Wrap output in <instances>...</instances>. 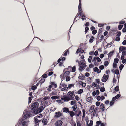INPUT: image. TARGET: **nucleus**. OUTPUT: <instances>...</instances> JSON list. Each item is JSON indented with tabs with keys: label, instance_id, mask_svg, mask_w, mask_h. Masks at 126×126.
<instances>
[{
	"label": "nucleus",
	"instance_id": "nucleus-22",
	"mask_svg": "<svg viewBox=\"0 0 126 126\" xmlns=\"http://www.w3.org/2000/svg\"><path fill=\"white\" fill-rule=\"evenodd\" d=\"M91 39H90L89 41V42L91 43H92L94 41V39H95V38L93 36H91Z\"/></svg>",
	"mask_w": 126,
	"mask_h": 126
},
{
	"label": "nucleus",
	"instance_id": "nucleus-1",
	"mask_svg": "<svg viewBox=\"0 0 126 126\" xmlns=\"http://www.w3.org/2000/svg\"><path fill=\"white\" fill-rule=\"evenodd\" d=\"M25 120L20 118L18 122L19 125H21L22 126H28L29 121L28 120L25 121Z\"/></svg>",
	"mask_w": 126,
	"mask_h": 126
},
{
	"label": "nucleus",
	"instance_id": "nucleus-35",
	"mask_svg": "<svg viewBox=\"0 0 126 126\" xmlns=\"http://www.w3.org/2000/svg\"><path fill=\"white\" fill-rule=\"evenodd\" d=\"M92 98L93 99V98H92L91 96H90L88 97V98H87V99H86L87 101L88 102H90L92 100Z\"/></svg>",
	"mask_w": 126,
	"mask_h": 126
},
{
	"label": "nucleus",
	"instance_id": "nucleus-2",
	"mask_svg": "<svg viewBox=\"0 0 126 126\" xmlns=\"http://www.w3.org/2000/svg\"><path fill=\"white\" fill-rule=\"evenodd\" d=\"M27 112L25 111H24V113L23 114L22 116L20 118L22 119V120L24 119L26 120L27 118H28L32 116V114L31 113H28Z\"/></svg>",
	"mask_w": 126,
	"mask_h": 126
},
{
	"label": "nucleus",
	"instance_id": "nucleus-39",
	"mask_svg": "<svg viewBox=\"0 0 126 126\" xmlns=\"http://www.w3.org/2000/svg\"><path fill=\"white\" fill-rule=\"evenodd\" d=\"M97 30H95L93 31H92V33L93 35H95V34L97 33Z\"/></svg>",
	"mask_w": 126,
	"mask_h": 126
},
{
	"label": "nucleus",
	"instance_id": "nucleus-47",
	"mask_svg": "<svg viewBox=\"0 0 126 126\" xmlns=\"http://www.w3.org/2000/svg\"><path fill=\"white\" fill-rule=\"evenodd\" d=\"M115 103V102H113V101H110V106L111 107Z\"/></svg>",
	"mask_w": 126,
	"mask_h": 126
},
{
	"label": "nucleus",
	"instance_id": "nucleus-33",
	"mask_svg": "<svg viewBox=\"0 0 126 126\" xmlns=\"http://www.w3.org/2000/svg\"><path fill=\"white\" fill-rule=\"evenodd\" d=\"M105 88L103 86L101 87L100 89V91L101 92H104L105 91Z\"/></svg>",
	"mask_w": 126,
	"mask_h": 126
},
{
	"label": "nucleus",
	"instance_id": "nucleus-18",
	"mask_svg": "<svg viewBox=\"0 0 126 126\" xmlns=\"http://www.w3.org/2000/svg\"><path fill=\"white\" fill-rule=\"evenodd\" d=\"M47 73H46V72L42 75L41 77V78H43V79H45L46 78L48 77V76L47 75Z\"/></svg>",
	"mask_w": 126,
	"mask_h": 126
},
{
	"label": "nucleus",
	"instance_id": "nucleus-27",
	"mask_svg": "<svg viewBox=\"0 0 126 126\" xmlns=\"http://www.w3.org/2000/svg\"><path fill=\"white\" fill-rule=\"evenodd\" d=\"M84 63L82 61H81V60L79 62H78L79 66V68H80L82 65L84 64Z\"/></svg>",
	"mask_w": 126,
	"mask_h": 126
},
{
	"label": "nucleus",
	"instance_id": "nucleus-42",
	"mask_svg": "<svg viewBox=\"0 0 126 126\" xmlns=\"http://www.w3.org/2000/svg\"><path fill=\"white\" fill-rule=\"evenodd\" d=\"M121 95L119 94H117L114 97L116 99H118L119 97H120Z\"/></svg>",
	"mask_w": 126,
	"mask_h": 126
},
{
	"label": "nucleus",
	"instance_id": "nucleus-3",
	"mask_svg": "<svg viewBox=\"0 0 126 126\" xmlns=\"http://www.w3.org/2000/svg\"><path fill=\"white\" fill-rule=\"evenodd\" d=\"M61 99L62 100H63L64 102H67L70 100H74L73 99H71L70 98L69 96L66 95H63V96L61 95Z\"/></svg>",
	"mask_w": 126,
	"mask_h": 126
},
{
	"label": "nucleus",
	"instance_id": "nucleus-8",
	"mask_svg": "<svg viewBox=\"0 0 126 126\" xmlns=\"http://www.w3.org/2000/svg\"><path fill=\"white\" fill-rule=\"evenodd\" d=\"M119 53H120L122 51H126V47L123 46H120L119 48Z\"/></svg>",
	"mask_w": 126,
	"mask_h": 126
},
{
	"label": "nucleus",
	"instance_id": "nucleus-12",
	"mask_svg": "<svg viewBox=\"0 0 126 126\" xmlns=\"http://www.w3.org/2000/svg\"><path fill=\"white\" fill-rule=\"evenodd\" d=\"M34 121L35 124H37L39 122H40L41 120H38L37 117H35L34 118Z\"/></svg>",
	"mask_w": 126,
	"mask_h": 126
},
{
	"label": "nucleus",
	"instance_id": "nucleus-23",
	"mask_svg": "<svg viewBox=\"0 0 126 126\" xmlns=\"http://www.w3.org/2000/svg\"><path fill=\"white\" fill-rule=\"evenodd\" d=\"M119 59L117 58H115L114 60L113 63H114L117 64L118 62Z\"/></svg>",
	"mask_w": 126,
	"mask_h": 126
},
{
	"label": "nucleus",
	"instance_id": "nucleus-29",
	"mask_svg": "<svg viewBox=\"0 0 126 126\" xmlns=\"http://www.w3.org/2000/svg\"><path fill=\"white\" fill-rule=\"evenodd\" d=\"M45 81V79H41L39 81V82L41 84H41L43 83H44Z\"/></svg>",
	"mask_w": 126,
	"mask_h": 126
},
{
	"label": "nucleus",
	"instance_id": "nucleus-59",
	"mask_svg": "<svg viewBox=\"0 0 126 126\" xmlns=\"http://www.w3.org/2000/svg\"><path fill=\"white\" fill-rule=\"evenodd\" d=\"M117 64L113 63V68L114 69H115L117 68Z\"/></svg>",
	"mask_w": 126,
	"mask_h": 126
},
{
	"label": "nucleus",
	"instance_id": "nucleus-53",
	"mask_svg": "<svg viewBox=\"0 0 126 126\" xmlns=\"http://www.w3.org/2000/svg\"><path fill=\"white\" fill-rule=\"evenodd\" d=\"M47 73L48 74L47 75L48 76L52 75L53 74V72H48Z\"/></svg>",
	"mask_w": 126,
	"mask_h": 126
},
{
	"label": "nucleus",
	"instance_id": "nucleus-32",
	"mask_svg": "<svg viewBox=\"0 0 126 126\" xmlns=\"http://www.w3.org/2000/svg\"><path fill=\"white\" fill-rule=\"evenodd\" d=\"M76 66L75 65H74L72 68V70L71 71V72H74L76 71Z\"/></svg>",
	"mask_w": 126,
	"mask_h": 126
},
{
	"label": "nucleus",
	"instance_id": "nucleus-19",
	"mask_svg": "<svg viewBox=\"0 0 126 126\" xmlns=\"http://www.w3.org/2000/svg\"><path fill=\"white\" fill-rule=\"evenodd\" d=\"M38 108V107H36V106H34V105L33 104H32V105L31 106V109L32 110H33L35 109H36Z\"/></svg>",
	"mask_w": 126,
	"mask_h": 126
},
{
	"label": "nucleus",
	"instance_id": "nucleus-49",
	"mask_svg": "<svg viewBox=\"0 0 126 126\" xmlns=\"http://www.w3.org/2000/svg\"><path fill=\"white\" fill-rule=\"evenodd\" d=\"M32 104H33L34 105V106H36V107H38L39 106V104L38 102H34Z\"/></svg>",
	"mask_w": 126,
	"mask_h": 126
},
{
	"label": "nucleus",
	"instance_id": "nucleus-52",
	"mask_svg": "<svg viewBox=\"0 0 126 126\" xmlns=\"http://www.w3.org/2000/svg\"><path fill=\"white\" fill-rule=\"evenodd\" d=\"M119 70L118 69H116L115 70V74L116 75H118L119 74Z\"/></svg>",
	"mask_w": 126,
	"mask_h": 126
},
{
	"label": "nucleus",
	"instance_id": "nucleus-64",
	"mask_svg": "<svg viewBox=\"0 0 126 126\" xmlns=\"http://www.w3.org/2000/svg\"><path fill=\"white\" fill-rule=\"evenodd\" d=\"M122 44L123 45H126V40H124L122 42Z\"/></svg>",
	"mask_w": 126,
	"mask_h": 126
},
{
	"label": "nucleus",
	"instance_id": "nucleus-31",
	"mask_svg": "<svg viewBox=\"0 0 126 126\" xmlns=\"http://www.w3.org/2000/svg\"><path fill=\"white\" fill-rule=\"evenodd\" d=\"M114 41H115L114 38L113 39V40L111 42H110V43H108L107 45H106L105 46V47H108L109 45H111L112 44H113L114 43Z\"/></svg>",
	"mask_w": 126,
	"mask_h": 126
},
{
	"label": "nucleus",
	"instance_id": "nucleus-62",
	"mask_svg": "<svg viewBox=\"0 0 126 126\" xmlns=\"http://www.w3.org/2000/svg\"><path fill=\"white\" fill-rule=\"evenodd\" d=\"M75 99L77 101H78L80 99L78 95H76L75 96Z\"/></svg>",
	"mask_w": 126,
	"mask_h": 126
},
{
	"label": "nucleus",
	"instance_id": "nucleus-16",
	"mask_svg": "<svg viewBox=\"0 0 126 126\" xmlns=\"http://www.w3.org/2000/svg\"><path fill=\"white\" fill-rule=\"evenodd\" d=\"M114 52V51L113 50H112V51H110L107 54L108 56V57L109 58L111 57V56L113 55Z\"/></svg>",
	"mask_w": 126,
	"mask_h": 126
},
{
	"label": "nucleus",
	"instance_id": "nucleus-44",
	"mask_svg": "<svg viewBox=\"0 0 126 126\" xmlns=\"http://www.w3.org/2000/svg\"><path fill=\"white\" fill-rule=\"evenodd\" d=\"M70 71H65L64 73H65V74L66 75V76H67L69 75H70L69 74H70Z\"/></svg>",
	"mask_w": 126,
	"mask_h": 126
},
{
	"label": "nucleus",
	"instance_id": "nucleus-30",
	"mask_svg": "<svg viewBox=\"0 0 126 126\" xmlns=\"http://www.w3.org/2000/svg\"><path fill=\"white\" fill-rule=\"evenodd\" d=\"M51 98L54 100H55L57 99H60V98H59V97L56 95L52 96L51 97Z\"/></svg>",
	"mask_w": 126,
	"mask_h": 126
},
{
	"label": "nucleus",
	"instance_id": "nucleus-21",
	"mask_svg": "<svg viewBox=\"0 0 126 126\" xmlns=\"http://www.w3.org/2000/svg\"><path fill=\"white\" fill-rule=\"evenodd\" d=\"M117 84V85L115 86L114 88V91H115L116 92H117L118 91H119V87L118 84Z\"/></svg>",
	"mask_w": 126,
	"mask_h": 126
},
{
	"label": "nucleus",
	"instance_id": "nucleus-40",
	"mask_svg": "<svg viewBox=\"0 0 126 126\" xmlns=\"http://www.w3.org/2000/svg\"><path fill=\"white\" fill-rule=\"evenodd\" d=\"M62 86L63 87H65L67 89H68V88L67 87V85L65 83H63L62 85Z\"/></svg>",
	"mask_w": 126,
	"mask_h": 126
},
{
	"label": "nucleus",
	"instance_id": "nucleus-57",
	"mask_svg": "<svg viewBox=\"0 0 126 126\" xmlns=\"http://www.w3.org/2000/svg\"><path fill=\"white\" fill-rule=\"evenodd\" d=\"M96 99L97 101H99L100 100L101 97L100 96H96Z\"/></svg>",
	"mask_w": 126,
	"mask_h": 126
},
{
	"label": "nucleus",
	"instance_id": "nucleus-6",
	"mask_svg": "<svg viewBox=\"0 0 126 126\" xmlns=\"http://www.w3.org/2000/svg\"><path fill=\"white\" fill-rule=\"evenodd\" d=\"M63 124V122L61 120L56 121L54 123V125L56 126H61Z\"/></svg>",
	"mask_w": 126,
	"mask_h": 126
},
{
	"label": "nucleus",
	"instance_id": "nucleus-36",
	"mask_svg": "<svg viewBox=\"0 0 126 126\" xmlns=\"http://www.w3.org/2000/svg\"><path fill=\"white\" fill-rule=\"evenodd\" d=\"M123 27V25L121 24H119L118 26V29L119 30H121Z\"/></svg>",
	"mask_w": 126,
	"mask_h": 126
},
{
	"label": "nucleus",
	"instance_id": "nucleus-51",
	"mask_svg": "<svg viewBox=\"0 0 126 126\" xmlns=\"http://www.w3.org/2000/svg\"><path fill=\"white\" fill-rule=\"evenodd\" d=\"M95 82L99 84L100 83V79H95Z\"/></svg>",
	"mask_w": 126,
	"mask_h": 126
},
{
	"label": "nucleus",
	"instance_id": "nucleus-55",
	"mask_svg": "<svg viewBox=\"0 0 126 126\" xmlns=\"http://www.w3.org/2000/svg\"><path fill=\"white\" fill-rule=\"evenodd\" d=\"M43 116V115H42V114L41 113H40L38 115H37L36 117H37L39 118H41V117H42Z\"/></svg>",
	"mask_w": 126,
	"mask_h": 126
},
{
	"label": "nucleus",
	"instance_id": "nucleus-37",
	"mask_svg": "<svg viewBox=\"0 0 126 126\" xmlns=\"http://www.w3.org/2000/svg\"><path fill=\"white\" fill-rule=\"evenodd\" d=\"M70 79L71 78L70 76H67L66 77L65 81L66 82L69 81H70Z\"/></svg>",
	"mask_w": 126,
	"mask_h": 126
},
{
	"label": "nucleus",
	"instance_id": "nucleus-41",
	"mask_svg": "<svg viewBox=\"0 0 126 126\" xmlns=\"http://www.w3.org/2000/svg\"><path fill=\"white\" fill-rule=\"evenodd\" d=\"M37 87L35 85L32 86L31 87V89L32 90H34L36 89Z\"/></svg>",
	"mask_w": 126,
	"mask_h": 126
},
{
	"label": "nucleus",
	"instance_id": "nucleus-61",
	"mask_svg": "<svg viewBox=\"0 0 126 126\" xmlns=\"http://www.w3.org/2000/svg\"><path fill=\"white\" fill-rule=\"evenodd\" d=\"M77 126H81V124L79 121H77Z\"/></svg>",
	"mask_w": 126,
	"mask_h": 126
},
{
	"label": "nucleus",
	"instance_id": "nucleus-26",
	"mask_svg": "<svg viewBox=\"0 0 126 126\" xmlns=\"http://www.w3.org/2000/svg\"><path fill=\"white\" fill-rule=\"evenodd\" d=\"M77 102L75 100H74V101H72L70 102V104L72 105H76L77 104Z\"/></svg>",
	"mask_w": 126,
	"mask_h": 126
},
{
	"label": "nucleus",
	"instance_id": "nucleus-7",
	"mask_svg": "<svg viewBox=\"0 0 126 126\" xmlns=\"http://www.w3.org/2000/svg\"><path fill=\"white\" fill-rule=\"evenodd\" d=\"M87 66V65L86 64V63H85L82 66L79 68V70L81 72L85 69L86 67Z\"/></svg>",
	"mask_w": 126,
	"mask_h": 126
},
{
	"label": "nucleus",
	"instance_id": "nucleus-28",
	"mask_svg": "<svg viewBox=\"0 0 126 126\" xmlns=\"http://www.w3.org/2000/svg\"><path fill=\"white\" fill-rule=\"evenodd\" d=\"M44 108H43V107L42 106H41L38 108V110H39L40 111L41 113L44 110Z\"/></svg>",
	"mask_w": 126,
	"mask_h": 126
},
{
	"label": "nucleus",
	"instance_id": "nucleus-58",
	"mask_svg": "<svg viewBox=\"0 0 126 126\" xmlns=\"http://www.w3.org/2000/svg\"><path fill=\"white\" fill-rule=\"evenodd\" d=\"M119 24H124L125 23V21H121L119 22Z\"/></svg>",
	"mask_w": 126,
	"mask_h": 126
},
{
	"label": "nucleus",
	"instance_id": "nucleus-56",
	"mask_svg": "<svg viewBox=\"0 0 126 126\" xmlns=\"http://www.w3.org/2000/svg\"><path fill=\"white\" fill-rule=\"evenodd\" d=\"M120 40V38L119 37H116L115 38V40L117 42H119Z\"/></svg>",
	"mask_w": 126,
	"mask_h": 126
},
{
	"label": "nucleus",
	"instance_id": "nucleus-34",
	"mask_svg": "<svg viewBox=\"0 0 126 126\" xmlns=\"http://www.w3.org/2000/svg\"><path fill=\"white\" fill-rule=\"evenodd\" d=\"M109 63L107 61H105L104 62V65L105 67L109 65Z\"/></svg>",
	"mask_w": 126,
	"mask_h": 126
},
{
	"label": "nucleus",
	"instance_id": "nucleus-4",
	"mask_svg": "<svg viewBox=\"0 0 126 126\" xmlns=\"http://www.w3.org/2000/svg\"><path fill=\"white\" fill-rule=\"evenodd\" d=\"M109 75H106L105 74H104L102 78V79H101V81L104 82H106L108 80L109 78Z\"/></svg>",
	"mask_w": 126,
	"mask_h": 126
},
{
	"label": "nucleus",
	"instance_id": "nucleus-43",
	"mask_svg": "<svg viewBox=\"0 0 126 126\" xmlns=\"http://www.w3.org/2000/svg\"><path fill=\"white\" fill-rule=\"evenodd\" d=\"M89 30V28L88 27H86L85 28V34L88 32Z\"/></svg>",
	"mask_w": 126,
	"mask_h": 126
},
{
	"label": "nucleus",
	"instance_id": "nucleus-14",
	"mask_svg": "<svg viewBox=\"0 0 126 126\" xmlns=\"http://www.w3.org/2000/svg\"><path fill=\"white\" fill-rule=\"evenodd\" d=\"M63 112L66 113H68L69 110L68 108L66 107H64L63 109Z\"/></svg>",
	"mask_w": 126,
	"mask_h": 126
},
{
	"label": "nucleus",
	"instance_id": "nucleus-20",
	"mask_svg": "<svg viewBox=\"0 0 126 126\" xmlns=\"http://www.w3.org/2000/svg\"><path fill=\"white\" fill-rule=\"evenodd\" d=\"M68 113H69L70 116L72 117H73V116L75 115L74 112L73 111H69Z\"/></svg>",
	"mask_w": 126,
	"mask_h": 126
},
{
	"label": "nucleus",
	"instance_id": "nucleus-15",
	"mask_svg": "<svg viewBox=\"0 0 126 126\" xmlns=\"http://www.w3.org/2000/svg\"><path fill=\"white\" fill-rule=\"evenodd\" d=\"M50 84H51L52 85L54 86V88H56L57 87V83L55 82H50Z\"/></svg>",
	"mask_w": 126,
	"mask_h": 126
},
{
	"label": "nucleus",
	"instance_id": "nucleus-48",
	"mask_svg": "<svg viewBox=\"0 0 126 126\" xmlns=\"http://www.w3.org/2000/svg\"><path fill=\"white\" fill-rule=\"evenodd\" d=\"M101 104V102L99 101H96L95 102V105L96 106H99Z\"/></svg>",
	"mask_w": 126,
	"mask_h": 126
},
{
	"label": "nucleus",
	"instance_id": "nucleus-25",
	"mask_svg": "<svg viewBox=\"0 0 126 126\" xmlns=\"http://www.w3.org/2000/svg\"><path fill=\"white\" fill-rule=\"evenodd\" d=\"M78 107L76 105H74L72 107L73 110L74 111H75L76 110V109Z\"/></svg>",
	"mask_w": 126,
	"mask_h": 126
},
{
	"label": "nucleus",
	"instance_id": "nucleus-63",
	"mask_svg": "<svg viewBox=\"0 0 126 126\" xmlns=\"http://www.w3.org/2000/svg\"><path fill=\"white\" fill-rule=\"evenodd\" d=\"M98 68L97 67H95L93 69V70L95 72H96L97 71V70Z\"/></svg>",
	"mask_w": 126,
	"mask_h": 126
},
{
	"label": "nucleus",
	"instance_id": "nucleus-11",
	"mask_svg": "<svg viewBox=\"0 0 126 126\" xmlns=\"http://www.w3.org/2000/svg\"><path fill=\"white\" fill-rule=\"evenodd\" d=\"M99 107L100 109L102 110V112L104 110L105 107L103 103H102L100 104Z\"/></svg>",
	"mask_w": 126,
	"mask_h": 126
},
{
	"label": "nucleus",
	"instance_id": "nucleus-17",
	"mask_svg": "<svg viewBox=\"0 0 126 126\" xmlns=\"http://www.w3.org/2000/svg\"><path fill=\"white\" fill-rule=\"evenodd\" d=\"M69 53V51L68 49L65 51L63 54L62 55L64 56H66L67 55V53Z\"/></svg>",
	"mask_w": 126,
	"mask_h": 126
},
{
	"label": "nucleus",
	"instance_id": "nucleus-13",
	"mask_svg": "<svg viewBox=\"0 0 126 126\" xmlns=\"http://www.w3.org/2000/svg\"><path fill=\"white\" fill-rule=\"evenodd\" d=\"M42 122L43 125L44 126L47 125L48 123V121H47V119L44 118L43 119V120H42Z\"/></svg>",
	"mask_w": 126,
	"mask_h": 126
},
{
	"label": "nucleus",
	"instance_id": "nucleus-5",
	"mask_svg": "<svg viewBox=\"0 0 126 126\" xmlns=\"http://www.w3.org/2000/svg\"><path fill=\"white\" fill-rule=\"evenodd\" d=\"M55 118H58L63 115V114L60 111H58V112H56L55 113Z\"/></svg>",
	"mask_w": 126,
	"mask_h": 126
},
{
	"label": "nucleus",
	"instance_id": "nucleus-24",
	"mask_svg": "<svg viewBox=\"0 0 126 126\" xmlns=\"http://www.w3.org/2000/svg\"><path fill=\"white\" fill-rule=\"evenodd\" d=\"M74 84H69L68 85V88L69 89H70L72 87H74Z\"/></svg>",
	"mask_w": 126,
	"mask_h": 126
},
{
	"label": "nucleus",
	"instance_id": "nucleus-9",
	"mask_svg": "<svg viewBox=\"0 0 126 126\" xmlns=\"http://www.w3.org/2000/svg\"><path fill=\"white\" fill-rule=\"evenodd\" d=\"M38 108L36 109H35L32 110V113L33 114H35L36 115L41 113L39 110H38Z\"/></svg>",
	"mask_w": 126,
	"mask_h": 126
},
{
	"label": "nucleus",
	"instance_id": "nucleus-60",
	"mask_svg": "<svg viewBox=\"0 0 126 126\" xmlns=\"http://www.w3.org/2000/svg\"><path fill=\"white\" fill-rule=\"evenodd\" d=\"M122 63L123 64H126V59H125L124 60H122Z\"/></svg>",
	"mask_w": 126,
	"mask_h": 126
},
{
	"label": "nucleus",
	"instance_id": "nucleus-10",
	"mask_svg": "<svg viewBox=\"0 0 126 126\" xmlns=\"http://www.w3.org/2000/svg\"><path fill=\"white\" fill-rule=\"evenodd\" d=\"M84 52V50L82 49H81V48H78V49H77L76 51V53L77 54H78L79 53H82Z\"/></svg>",
	"mask_w": 126,
	"mask_h": 126
},
{
	"label": "nucleus",
	"instance_id": "nucleus-46",
	"mask_svg": "<svg viewBox=\"0 0 126 126\" xmlns=\"http://www.w3.org/2000/svg\"><path fill=\"white\" fill-rule=\"evenodd\" d=\"M104 67H105L104 65H101L99 66V68L100 70H102L104 69Z\"/></svg>",
	"mask_w": 126,
	"mask_h": 126
},
{
	"label": "nucleus",
	"instance_id": "nucleus-54",
	"mask_svg": "<svg viewBox=\"0 0 126 126\" xmlns=\"http://www.w3.org/2000/svg\"><path fill=\"white\" fill-rule=\"evenodd\" d=\"M68 89H67L65 87H63L62 88L61 90V91H66L68 90Z\"/></svg>",
	"mask_w": 126,
	"mask_h": 126
},
{
	"label": "nucleus",
	"instance_id": "nucleus-45",
	"mask_svg": "<svg viewBox=\"0 0 126 126\" xmlns=\"http://www.w3.org/2000/svg\"><path fill=\"white\" fill-rule=\"evenodd\" d=\"M78 91L79 94H81L83 92V89H80Z\"/></svg>",
	"mask_w": 126,
	"mask_h": 126
},
{
	"label": "nucleus",
	"instance_id": "nucleus-38",
	"mask_svg": "<svg viewBox=\"0 0 126 126\" xmlns=\"http://www.w3.org/2000/svg\"><path fill=\"white\" fill-rule=\"evenodd\" d=\"M117 32V33H118L116 35V36L117 37H120L121 34V33L120 31H116Z\"/></svg>",
	"mask_w": 126,
	"mask_h": 126
},
{
	"label": "nucleus",
	"instance_id": "nucleus-50",
	"mask_svg": "<svg viewBox=\"0 0 126 126\" xmlns=\"http://www.w3.org/2000/svg\"><path fill=\"white\" fill-rule=\"evenodd\" d=\"M104 26V23L98 24V27H103Z\"/></svg>",
	"mask_w": 126,
	"mask_h": 126
}]
</instances>
